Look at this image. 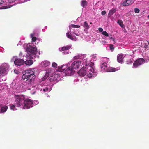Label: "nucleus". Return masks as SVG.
Masks as SVG:
<instances>
[{
    "mask_svg": "<svg viewBox=\"0 0 149 149\" xmlns=\"http://www.w3.org/2000/svg\"><path fill=\"white\" fill-rule=\"evenodd\" d=\"M33 101L29 99H27L24 100L23 103L19 102V106L23 109H29L31 107H33Z\"/></svg>",
    "mask_w": 149,
    "mask_h": 149,
    "instance_id": "obj_4",
    "label": "nucleus"
},
{
    "mask_svg": "<svg viewBox=\"0 0 149 149\" xmlns=\"http://www.w3.org/2000/svg\"><path fill=\"white\" fill-rule=\"evenodd\" d=\"M14 72L15 73L18 74V71L17 70H14Z\"/></svg>",
    "mask_w": 149,
    "mask_h": 149,
    "instance_id": "obj_43",
    "label": "nucleus"
},
{
    "mask_svg": "<svg viewBox=\"0 0 149 149\" xmlns=\"http://www.w3.org/2000/svg\"><path fill=\"white\" fill-rule=\"evenodd\" d=\"M66 66L65 65L61 67H58V71L62 72H63L65 69V67H64Z\"/></svg>",
    "mask_w": 149,
    "mask_h": 149,
    "instance_id": "obj_23",
    "label": "nucleus"
},
{
    "mask_svg": "<svg viewBox=\"0 0 149 149\" xmlns=\"http://www.w3.org/2000/svg\"><path fill=\"white\" fill-rule=\"evenodd\" d=\"M8 107L6 105L3 106L1 107V113H4L7 110Z\"/></svg>",
    "mask_w": 149,
    "mask_h": 149,
    "instance_id": "obj_14",
    "label": "nucleus"
},
{
    "mask_svg": "<svg viewBox=\"0 0 149 149\" xmlns=\"http://www.w3.org/2000/svg\"><path fill=\"white\" fill-rule=\"evenodd\" d=\"M145 62L143 58H140L136 60L133 63V66L135 67H137L142 64Z\"/></svg>",
    "mask_w": 149,
    "mask_h": 149,
    "instance_id": "obj_6",
    "label": "nucleus"
},
{
    "mask_svg": "<svg viewBox=\"0 0 149 149\" xmlns=\"http://www.w3.org/2000/svg\"><path fill=\"white\" fill-rule=\"evenodd\" d=\"M49 72H46L45 76L42 78V80L44 81L49 76Z\"/></svg>",
    "mask_w": 149,
    "mask_h": 149,
    "instance_id": "obj_22",
    "label": "nucleus"
},
{
    "mask_svg": "<svg viewBox=\"0 0 149 149\" xmlns=\"http://www.w3.org/2000/svg\"><path fill=\"white\" fill-rule=\"evenodd\" d=\"M7 8H8L7 7V6H3L1 7V9H5Z\"/></svg>",
    "mask_w": 149,
    "mask_h": 149,
    "instance_id": "obj_41",
    "label": "nucleus"
},
{
    "mask_svg": "<svg viewBox=\"0 0 149 149\" xmlns=\"http://www.w3.org/2000/svg\"><path fill=\"white\" fill-rule=\"evenodd\" d=\"M92 64L91 66H89L88 68H88H89V70L90 72H92L93 73H95V70H94L93 66V64L92 63H91Z\"/></svg>",
    "mask_w": 149,
    "mask_h": 149,
    "instance_id": "obj_20",
    "label": "nucleus"
},
{
    "mask_svg": "<svg viewBox=\"0 0 149 149\" xmlns=\"http://www.w3.org/2000/svg\"><path fill=\"white\" fill-rule=\"evenodd\" d=\"M81 63L80 61H74L71 65V66L73 70L77 69L80 66Z\"/></svg>",
    "mask_w": 149,
    "mask_h": 149,
    "instance_id": "obj_8",
    "label": "nucleus"
},
{
    "mask_svg": "<svg viewBox=\"0 0 149 149\" xmlns=\"http://www.w3.org/2000/svg\"><path fill=\"white\" fill-rule=\"evenodd\" d=\"M109 38L112 40H113V41H114V39L112 37H110Z\"/></svg>",
    "mask_w": 149,
    "mask_h": 149,
    "instance_id": "obj_44",
    "label": "nucleus"
},
{
    "mask_svg": "<svg viewBox=\"0 0 149 149\" xmlns=\"http://www.w3.org/2000/svg\"><path fill=\"white\" fill-rule=\"evenodd\" d=\"M88 4V2L85 0H82L81 1V5L83 8H85Z\"/></svg>",
    "mask_w": 149,
    "mask_h": 149,
    "instance_id": "obj_15",
    "label": "nucleus"
},
{
    "mask_svg": "<svg viewBox=\"0 0 149 149\" xmlns=\"http://www.w3.org/2000/svg\"><path fill=\"white\" fill-rule=\"evenodd\" d=\"M57 64L55 62H53L52 63V66L54 68H56L57 66Z\"/></svg>",
    "mask_w": 149,
    "mask_h": 149,
    "instance_id": "obj_34",
    "label": "nucleus"
},
{
    "mask_svg": "<svg viewBox=\"0 0 149 149\" xmlns=\"http://www.w3.org/2000/svg\"><path fill=\"white\" fill-rule=\"evenodd\" d=\"M84 26L87 29H88L89 28V26L87 21L84 22Z\"/></svg>",
    "mask_w": 149,
    "mask_h": 149,
    "instance_id": "obj_27",
    "label": "nucleus"
},
{
    "mask_svg": "<svg viewBox=\"0 0 149 149\" xmlns=\"http://www.w3.org/2000/svg\"><path fill=\"white\" fill-rule=\"evenodd\" d=\"M143 47L145 49H148V45L146 44V43H145L143 45Z\"/></svg>",
    "mask_w": 149,
    "mask_h": 149,
    "instance_id": "obj_36",
    "label": "nucleus"
},
{
    "mask_svg": "<svg viewBox=\"0 0 149 149\" xmlns=\"http://www.w3.org/2000/svg\"><path fill=\"white\" fill-rule=\"evenodd\" d=\"M34 34H31L30 35V36L32 38V41L33 42H35L37 39V38L36 37H34Z\"/></svg>",
    "mask_w": 149,
    "mask_h": 149,
    "instance_id": "obj_25",
    "label": "nucleus"
},
{
    "mask_svg": "<svg viewBox=\"0 0 149 149\" xmlns=\"http://www.w3.org/2000/svg\"><path fill=\"white\" fill-rule=\"evenodd\" d=\"M106 13V12L105 11H103L101 12V14L102 15H105Z\"/></svg>",
    "mask_w": 149,
    "mask_h": 149,
    "instance_id": "obj_40",
    "label": "nucleus"
},
{
    "mask_svg": "<svg viewBox=\"0 0 149 149\" xmlns=\"http://www.w3.org/2000/svg\"><path fill=\"white\" fill-rule=\"evenodd\" d=\"M134 2L133 0H125L123 3V6H128L132 5Z\"/></svg>",
    "mask_w": 149,
    "mask_h": 149,
    "instance_id": "obj_11",
    "label": "nucleus"
},
{
    "mask_svg": "<svg viewBox=\"0 0 149 149\" xmlns=\"http://www.w3.org/2000/svg\"><path fill=\"white\" fill-rule=\"evenodd\" d=\"M117 58V61L119 63H122L123 62V59L124 58V57L123 54H119L118 55Z\"/></svg>",
    "mask_w": 149,
    "mask_h": 149,
    "instance_id": "obj_12",
    "label": "nucleus"
},
{
    "mask_svg": "<svg viewBox=\"0 0 149 149\" xmlns=\"http://www.w3.org/2000/svg\"><path fill=\"white\" fill-rule=\"evenodd\" d=\"M16 100L15 101L14 104H11L10 105L11 109L13 110H17L19 107V95H16L15 97Z\"/></svg>",
    "mask_w": 149,
    "mask_h": 149,
    "instance_id": "obj_5",
    "label": "nucleus"
},
{
    "mask_svg": "<svg viewBox=\"0 0 149 149\" xmlns=\"http://www.w3.org/2000/svg\"><path fill=\"white\" fill-rule=\"evenodd\" d=\"M50 64V62L47 61H44L42 63V65L44 67H47L49 66Z\"/></svg>",
    "mask_w": 149,
    "mask_h": 149,
    "instance_id": "obj_17",
    "label": "nucleus"
},
{
    "mask_svg": "<svg viewBox=\"0 0 149 149\" xmlns=\"http://www.w3.org/2000/svg\"><path fill=\"white\" fill-rule=\"evenodd\" d=\"M25 63V61L24 60L19 59V66L24 64Z\"/></svg>",
    "mask_w": 149,
    "mask_h": 149,
    "instance_id": "obj_28",
    "label": "nucleus"
},
{
    "mask_svg": "<svg viewBox=\"0 0 149 149\" xmlns=\"http://www.w3.org/2000/svg\"><path fill=\"white\" fill-rule=\"evenodd\" d=\"M102 34H103V35L105 36L106 37L109 36L107 32L106 31H104L102 32Z\"/></svg>",
    "mask_w": 149,
    "mask_h": 149,
    "instance_id": "obj_32",
    "label": "nucleus"
},
{
    "mask_svg": "<svg viewBox=\"0 0 149 149\" xmlns=\"http://www.w3.org/2000/svg\"><path fill=\"white\" fill-rule=\"evenodd\" d=\"M6 67L5 66L3 65L0 66V74L2 75H4L6 74Z\"/></svg>",
    "mask_w": 149,
    "mask_h": 149,
    "instance_id": "obj_10",
    "label": "nucleus"
},
{
    "mask_svg": "<svg viewBox=\"0 0 149 149\" xmlns=\"http://www.w3.org/2000/svg\"><path fill=\"white\" fill-rule=\"evenodd\" d=\"M117 23L119 24V25L121 27H122L123 25V22L121 20H118Z\"/></svg>",
    "mask_w": 149,
    "mask_h": 149,
    "instance_id": "obj_30",
    "label": "nucleus"
},
{
    "mask_svg": "<svg viewBox=\"0 0 149 149\" xmlns=\"http://www.w3.org/2000/svg\"><path fill=\"white\" fill-rule=\"evenodd\" d=\"M14 64L15 65H17V66L19 65V59H16L14 61Z\"/></svg>",
    "mask_w": 149,
    "mask_h": 149,
    "instance_id": "obj_31",
    "label": "nucleus"
},
{
    "mask_svg": "<svg viewBox=\"0 0 149 149\" xmlns=\"http://www.w3.org/2000/svg\"><path fill=\"white\" fill-rule=\"evenodd\" d=\"M34 72L31 70H28L25 71V73L22 77L23 79H27L26 81L31 82L33 80L35 76Z\"/></svg>",
    "mask_w": 149,
    "mask_h": 149,
    "instance_id": "obj_2",
    "label": "nucleus"
},
{
    "mask_svg": "<svg viewBox=\"0 0 149 149\" xmlns=\"http://www.w3.org/2000/svg\"><path fill=\"white\" fill-rule=\"evenodd\" d=\"M24 96L22 95H19V102H22L23 100V101H24Z\"/></svg>",
    "mask_w": 149,
    "mask_h": 149,
    "instance_id": "obj_26",
    "label": "nucleus"
},
{
    "mask_svg": "<svg viewBox=\"0 0 149 149\" xmlns=\"http://www.w3.org/2000/svg\"><path fill=\"white\" fill-rule=\"evenodd\" d=\"M101 70L104 72H113L119 70L118 68H114L112 67H108V65L106 63H104L100 65Z\"/></svg>",
    "mask_w": 149,
    "mask_h": 149,
    "instance_id": "obj_3",
    "label": "nucleus"
},
{
    "mask_svg": "<svg viewBox=\"0 0 149 149\" xmlns=\"http://www.w3.org/2000/svg\"><path fill=\"white\" fill-rule=\"evenodd\" d=\"M33 63V61L31 60H29L25 61V64L27 65L30 66Z\"/></svg>",
    "mask_w": 149,
    "mask_h": 149,
    "instance_id": "obj_18",
    "label": "nucleus"
},
{
    "mask_svg": "<svg viewBox=\"0 0 149 149\" xmlns=\"http://www.w3.org/2000/svg\"><path fill=\"white\" fill-rule=\"evenodd\" d=\"M148 17L149 19V15L148 16Z\"/></svg>",
    "mask_w": 149,
    "mask_h": 149,
    "instance_id": "obj_45",
    "label": "nucleus"
},
{
    "mask_svg": "<svg viewBox=\"0 0 149 149\" xmlns=\"http://www.w3.org/2000/svg\"><path fill=\"white\" fill-rule=\"evenodd\" d=\"M74 72L75 71L71 66L68 67L65 71V74L68 76L72 75Z\"/></svg>",
    "mask_w": 149,
    "mask_h": 149,
    "instance_id": "obj_7",
    "label": "nucleus"
},
{
    "mask_svg": "<svg viewBox=\"0 0 149 149\" xmlns=\"http://www.w3.org/2000/svg\"><path fill=\"white\" fill-rule=\"evenodd\" d=\"M90 24H92L91 22V23H90Z\"/></svg>",
    "mask_w": 149,
    "mask_h": 149,
    "instance_id": "obj_47",
    "label": "nucleus"
},
{
    "mask_svg": "<svg viewBox=\"0 0 149 149\" xmlns=\"http://www.w3.org/2000/svg\"><path fill=\"white\" fill-rule=\"evenodd\" d=\"M16 0H8V1L9 3H12L15 2Z\"/></svg>",
    "mask_w": 149,
    "mask_h": 149,
    "instance_id": "obj_38",
    "label": "nucleus"
},
{
    "mask_svg": "<svg viewBox=\"0 0 149 149\" xmlns=\"http://www.w3.org/2000/svg\"><path fill=\"white\" fill-rule=\"evenodd\" d=\"M4 1L3 0H0V6L2 4H3V3Z\"/></svg>",
    "mask_w": 149,
    "mask_h": 149,
    "instance_id": "obj_42",
    "label": "nucleus"
},
{
    "mask_svg": "<svg viewBox=\"0 0 149 149\" xmlns=\"http://www.w3.org/2000/svg\"><path fill=\"white\" fill-rule=\"evenodd\" d=\"M59 76L58 74H55L54 75L51 76L49 78V79L51 82L55 81L57 79V78H56V77H58Z\"/></svg>",
    "mask_w": 149,
    "mask_h": 149,
    "instance_id": "obj_13",
    "label": "nucleus"
},
{
    "mask_svg": "<svg viewBox=\"0 0 149 149\" xmlns=\"http://www.w3.org/2000/svg\"><path fill=\"white\" fill-rule=\"evenodd\" d=\"M26 51L27 52L26 56L28 59H31L35 58L37 52V49L35 46L33 45L32 46L30 45H28Z\"/></svg>",
    "mask_w": 149,
    "mask_h": 149,
    "instance_id": "obj_1",
    "label": "nucleus"
},
{
    "mask_svg": "<svg viewBox=\"0 0 149 149\" xmlns=\"http://www.w3.org/2000/svg\"><path fill=\"white\" fill-rule=\"evenodd\" d=\"M71 26L73 28H79L80 27V26L79 25H75L74 24H72L71 25Z\"/></svg>",
    "mask_w": 149,
    "mask_h": 149,
    "instance_id": "obj_33",
    "label": "nucleus"
},
{
    "mask_svg": "<svg viewBox=\"0 0 149 149\" xmlns=\"http://www.w3.org/2000/svg\"><path fill=\"white\" fill-rule=\"evenodd\" d=\"M148 44H149V41H148Z\"/></svg>",
    "mask_w": 149,
    "mask_h": 149,
    "instance_id": "obj_46",
    "label": "nucleus"
},
{
    "mask_svg": "<svg viewBox=\"0 0 149 149\" xmlns=\"http://www.w3.org/2000/svg\"><path fill=\"white\" fill-rule=\"evenodd\" d=\"M80 32V30L79 29H74L73 31L72 32V33L73 34L77 36H79V35L78 34V33Z\"/></svg>",
    "mask_w": 149,
    "mask_h": 149,
    "instance_id": "obj_19",
    "label": "nucleus"
},
{
    "mask_svg": "<svg viewBox=\"0 0 149 149\" xmlns=\"http://www.w3.org/2000/svg\"><path fill=\"white\" fill-rule=\"evenodd\" d=\"M66 34L67 37L69 39H70L72 40H73L74 39L73 37L71 35V33H70L68 32L66 33Z\"/></svg>",
    "mask_w": 149,
    "mask_h": 149,
    "instance_id": "obj_24",
    "label": "nucleus"
},
{
    "mask_svg": "<svg viewBox=\"0 0 149 149\" xmlns=\"http://www.w3.org/2000/svg\"><path fill=\"white\" fill-rule=\"evenodd\" d=\"M116 11V10L115 8H112L109 11L108 16L109 17H111L112 15H113Z\"/></svg>",
    "mask_w": 149,
    "mask_h": 149,
    "instance_id": "obj_16",
    "label": "nucleus"
},
{
    "mask_svg": "<svg viewBox=\"0 0 149 149\" xmlns=\"http://www.w3.org/2000/svg\"><path fill=\"white\" fill-rule=\"evenodd\" d=\"M140 11V10L138 8H135L134 9V12L136 13H138Z\"/></svg>",
    "mask_w": 149,
    "mask_h": 149,
    "instance_id": "obj_35",
    "label": "nucleus"
},
{
    "mask_svg": "<svg viewBox=\"0 0 149 149\" xmlns=\"http://www.w3.org/2000/svg\"><path fill=\"white\" fill-rule=\"evenodd\" d=\"M87 69L86 67H83L78 72V74L80 76H84L87 73Z\"/></svg>",
    "mask_w": 149,
    "mask_h": 149,
    "instance_id": "obj_9",
    "label": "nucleus"
},
{
    "mask_svg": "<svg viewBox=\"0 0 149 149\" xmlns=\"http://www.w3.org/2000/svg\"><path fill=\"white\" fill-rule=\"evenodd\" d=\"M110 48L112 50H114V47H113V45H111L110 46Z\"/></svg>",
    "mask_w": 149,
    "mask_h": 149,
    "instance_id": "obj_37",
    "label": "nucleus"
},
{
    "mask_svg": "<svg viewBox=\"0 0 149 149\" xmlns=\"http://www.w3.org/2000/svg\"><path fill=\"white\" fill-rule=\"evenodd\" d=\"M50 90V89H49L47 86L45 88H44L43 89H41V91H43L44 92H47L48 91H49Z\"/></svg>",
    "mask_w": 149,
    "mask_h": 149,
    "instance_id": "obj_29",
    "label": "nucleus"
},
{
    "mask_svg": "<svg viewBox=\"0 0 149 149\" xmlns=\"http://www.w3.org/2000/svg\"><path fill=\"white\" fill-rule=\"evenodd\" d=\"M71 48V46H66L62 47L61 48L62 51H65L70 49Z\"/></svg>",
    "mask_w": 149,
    "mask_h": 149,
    "instance_id": "obj_21",
    "label": "nucleus"
},
{
    "mask_svg": "<svg viewBox=\"0 0 149 149\" xmlns=\"http://www.w3.org/2000/svg\"><path fill=\"white\" fill-rule=\"evenodd\" d=\"M98 30L100 32H103V29L102 28H98Z\"/></svg>",
    "mask_w": 149,
    "mask_h": 149,
    "instance_id": "obj_39",
    "label": "nucleus"
}]
</instances>
